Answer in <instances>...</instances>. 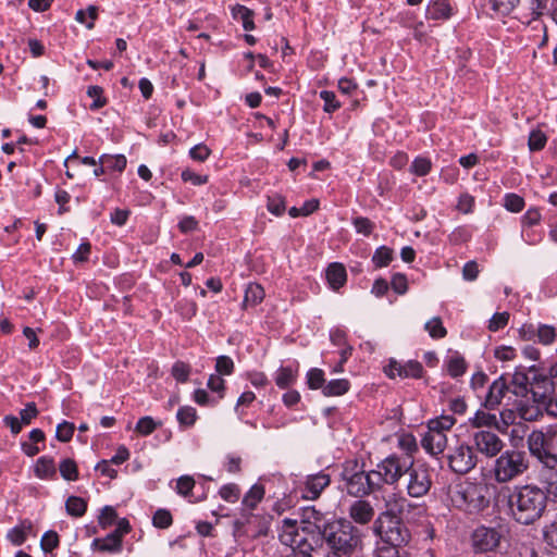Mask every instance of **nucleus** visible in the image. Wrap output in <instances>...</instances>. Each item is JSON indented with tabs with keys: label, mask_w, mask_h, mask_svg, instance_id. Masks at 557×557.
<instances>
[{
	"label": "nucleus",
	"mask_w": 557,
	"mask_h": 557,
	"mask_svg": "<svg viewBox=\"0 0 557 557\" xmlns=\"http://www.w3.org/2000/svg\"><path fill=\"white\" fill-rule=\"evenodd\" d=\"M342 490L355 497H363L379 491V478L367 472L357 460H347L341 472Z\"/></svg>",
	"instance_id": "39448f33"
},
{
	"label": "nucleus",
	"mask_w": 557,
	"mask_h": 557,
	"mask_svg": "<svg viewBox=\"0 0 557 557\" xmlns=\"http://www.w3.org/2000/svg\"><path fill=\"white\" fill-rule=\"evenodd\" d=\"M537 481L542 484L543 491L546 494V502L552 499L557 500V468L547 469L540 468L537 470Z\"/></svg>",
	"instance_id": "6ab92c4d"
},
{
	"label": "nucleus",
	"mask_w": 557,
	"mask_h": 557,
	"mask_svg": "<svg viewBox=\"0 0 557 557\" xmlns=\"http://www.w3.org/2000/svg\"><path fill=\"white\" fill-rule=\"evenodd\" d=\"M75 424L69 422L67 420H63L60 424L57 425L55 436L61 442H69L74 433Z\"/></svg>",
	"instance_id": "680f3d73"
},
{
	"label": "nucleus",
	"mask_w": 557,
	"mask_h": 557,
	"mask_svg": "<svg viewBox=\"0 0 557 557\" xmlns=\"http://www.w3.org/2000/svg\"><path fill=\"white\" fill-rule=\"evenodd\" d=\"M271 517L242 510L240 516L233 523V535L236 540L242 537L257 539L265 535L269 530Z\"/></svg>",
	"instance_id": "9d476101"
},
{
	"label": "nucleus",
	"mask_w": 557,
	"mask_h": 557,
	"mask_svg": "<svg viewBox=\"0 0 557 557\" xmlns=\"http://www.w3.org/2000/svg\"><path fill=\"white\" fill-rule=\"evenodd\" d=\"M173 523V518L168 509H158L152 517V524L158 529H168Z\"/></svg>",
	"instance_id": "3c124183"
},
{
	"label": "nucleus",
	"mask_w": 557,
	"mask_h": 557,
	"mask_svg": "<svg viewBox=\"0 0 557 557\" xmlns=\"http://www.w3.org/2000/svg\"><path fill=\"white\" fill-rule=\"evenodd\" d=\"M409 466H411V460L397 454H392L379 462L376 469L372 470V474L380 480L379 490L383 484L396 483L406 473Z\"/></svg>",
	"instance_id": "9b49d317"
},
{
	"label": "nucleus",
	"mask_w": 557,
	"mask_h": 557,
	"mask_svg": "<svg viewBox=\"0 0 557 557\" xmlns=\"http://www.w3.org/2000/svg\"><path fill=\"white\" fill-rule=\"evenodd\" d=\"M60 544L59 535L54 531H47L44 533L40 540L41 549L45 553H50L57 548Z\"/></svg>",
	"instance_id": "6e6d98bb"
},
{
	"label": "nucleus",
	"mask_w": 557,
	"mask_h": 557,
	"mask_svg": "<svg viewBox=\"0 0 557 557\" xmlns=\"http://www.w3.org/2000/svg\"><path fill=\"white\" fill-rule=\"evenodd\" d=\"M457 420H428L426 431L421 438V446L431 456L441 455L447 446L446 432Z\"/></svg>",
	"instance_id": "1a4fd4ad"
},
{
	"label": "nucleus",
	"mask_w": 557,
	"mask_h": 557,
	"mask_svg": "<svg viewBox=\"0 0 557 557\" xmlns=\"http://www.w3.org/2000/svg\"><path fill=\"white\" fill-rule=\"evenodd\" d=\"M116 519V511L112 506H104L98 518V523L102 529H106L114 523Z\"/></svg>",
	"instance_id": "69168bd1"
},
{
	"label": "nucleus",
	"mask_w": 557,
	"mask_h": 557,
	"mask_svg": "<svg viewBox=\"0 0 557 557\" xmlns=\"http://www.w3.org/2000/svg\"><path fill=\"white\" fill-rule=\"evenodd\" d=\"M99 163H104L108 172H123L126 168L127 160L124 154L103 153L99 157Z\"/></svg>",
	"instance_id": "c85d7f7f"
},
{
	"label": "nucleus",
	"mask_w": 557,
	"mask_h": 557,
	"mask_svg": "<svg viewBox=\"0 0 557 557\" xmlns=\"http://www.w3.org/2000/svg\"><path fill=\"white\" fill-rule=\"evenodd\" d=\"M350 518L359 524L369 523L374 517V509L367 500H356L349 508Z\"/></svg>",
	"instance_id": "aec40b11"
},
{
	"label": "nucleus",
	"mask_w": 557,
	"mask_h": 557,
	"mask_svg": "<svg viewBox=\"0 0 557 557\" xmlns=\"http://www.w3.org/2000/svg\"><path fill=\"white\" fill-rule=\"evenodd\" d=\"M423 367L417 360H409L403 363L401 372H399V377H412L419 379L422 376Z\"/></svg>",
	"instance_id": "c03bdc74"
},
{
	"label": "nucleus",
	"mask_w": 557,
	"mask_h": 557,
	"mask_svg": "<svg viewBox=\"0 0 557 557\" xmlns=\"http://www.w3.org/2000/svg\"><path fill=\"white\" fill-rule=\"evenodd\" d=\"M467 369L466 361L459 352L451 354L447 359V371L451 377L461 376Z\"/></svg>",
	"instance_id": "473e14b6"
},
{
	"label": "nucleus",
	"mask_w": 557,
	"mask_h": 557,
	"mask_svg": "<svg viewBox=\"0 0 557 557\" xmlns=\"http://www.w3.org/2000/svg\"><path fill=\"white\" fill-rule=\"evenodd\" d=\"M264 496V487L261 484H253L245 494L242 505L245 511L253 510Z\"/></svg>",
	"instance_id": "cd10ccee"
},
{
	"label": "nucleus",
	"mask_w": 557,
	"mask_h": 557,
	"mask_svg": "<svg viewBox=\"0 0 557 557\" xmlns=\"http://www.w3.org/2000/svg\"><path fill=\"white\" fill-rule=\"evenodd\" d=\"M98 16V10L95 5H89L87 10H78L75 20L78 23L85 24L88 29L94 28V23Z\"/></svg>",
	"instance_id": "37998d69"
},
{
	"label": "nucleus",
	"mask_w": 557,
	"mask_h": 557,
	"mask_svg": "<svg viewBox=\"0 0 557 557\" xmlns=\"http://www.w3.org/2000/svg\"><path fill=\"white\" fill-rule=\"evenodd\" d=\"M193 400L202 407H213L219 403L216 396H211L206 389L197 388L193 393Z\"/></svg>",
	"instance_id": "49530a36"
},
{
	"label": "nucleus",
	"mask_w": 557,
	"mask_h": 557,
	"mask_svg": "<svg viewBox=\"0 0 557 557\" xmlns=\"http://www.w3.org/2000/svg\"><path fill=\"white\" fill-rule=\"evenodd\" d=\"M473 443L478 451L488 458L497 456L504 447V443L498 435L487 430L476 431L473 434Z\"/></svg>",
	"instance_id": "f3484780"
},
{
	"label": "nucleus",
	"mask_w": 557,
	"mask_h": 557,
	"mask_svg": "<svg viewBox=\"0 0 557 557\" xmlns=\"http://www.w3.org/2000/svg\"><path fill=\"white\" fill-rule=\"evenodd\" d=\"M160 425V420H137L135 431L143 436H147Z\"/></svg>",
	"instance_id": "338daca9"
},
{
	"label": "nucleus",
	"mask_w": 557,
	"mask_h": 557,
	"mask_svg": "<svg viewBox=\"0 0 557 557\" xmlns=\"http://www.w3.org/2000/svg\"><path fill=\"white\" fill-rule=\"evenodd\" d=\"M298 377V366L280 367L274 375L275 384L278 388L285 389L294 385Z\"/></svg>",
	"instance_id": "b1692460"
},
{
	"label": "nucleus",
	"mask_w": 557,
	"mask_h": 557,
	"mask_svg": "<svg viewBox=\"0 0 557 557\" xmlns=\"http://www.w3.org/2000/svg\"><path fill=\"white\" fill-rule=\"evenodd\" d=\"M503 537L502 527L479 525L471 534V543L475 553L495 550Z\"/></svg>",
	"instance_id": "4468645a"
},
{
	"label": "nucleus",
	"mask_w": 557,
	"mask_h": 557,
	"mask_svg": "<svg viewBox=\"0 0 557 557\" xmlns=\"http://www.w3.org/2000/svg\"><path fill=\"white\" fill-rule=\"evenodd\" d=\"M196 486V482L191 475H182L176 480L175 491L178 495L187 498L189 503H198L206 499V494L194 497L193 490Z\"/></svg>",
	"instance_id": "5701e85b"
},
{
	"label": "nucleus",
	"mask_w": 557,
	"mask_h": 557,
	"mask_svg": "<svg viewBox=\"0 0 557 557\" xmlns=\"http://www.w3.org/2000/svg\"><path fill=\"white\" fill-rule=\"evenodd\" d=\"M397 445L406 453L409 460H412L413 454L418 451V443L411 433L403 432L397 434Z\"/></svg>",
	"instance_id": "2f4dec72"
},
{
	"label": "nucleus",
	"mask_w": 557,
	"mask_h": 557,
	"mask_svg": "<svg viewBox=\"0 0 557 557\" xmlns=\"http://www.w3.org/2000/svg\"><path fill=\"white\" fill-rule=\"evenodd\" d=\"M408 474L407 492L411 497L426 495L433 484V469L426 463L411 460V466L406 470Z\"/></svg>",
	"instance_id": "f8f14e48"
},
{
	"label": "nucleus",
	"mask_w": 557,
	"mask_h": 557,
	"mask_svg": "<svg viewBox=\"0 0 557 557\" xmlns=\"http://www.w3.org/2000/svg\"><path fill=\"white\" fill-rule=\"evenodd\" d=\"M87 502L78 496H70L65 502V510L72 517H82L86 513Z\"/></svg>",
	"instance_id": "f704fd0d"
},
{
	"label": "nucleus",
	"mask_w": 557,
	"mask_h": 557,
	"mask_svg": "<svg viewBox=\"0 0 557 557\" xmlns=\"http://www.w3.org/2000/svg\"><path fill=\"white\" fill-rule=\"evenodd\" d=\"M267 208L272 214H274L276 216L282 215L286 209L284 197L278 194L269 196Z\"/></svg>",
	"instance_id": "8fccbe9b"
},
{
	"label": "nucleus",
	"mask_w": 557,
	"mask_h": 557,
	"mask_svg": "<svg viewBox=\"0 0 557 557\" xmlns=\"http://www.w3.org/2000/svg\"><path fill=\"white\" fill-rule=\"evenodd\" d=\"M521 0H491L492 10L502 16L509 15L513 12Z\"/></svg>",
	"instance_id": "58836bf2"
},
{
	"label": "nucleus",
	"mask_w": 557,
	"mask_h": 557,
	"mask_svg": "<svg viewBox=\"0 0 557 557\" xmlns=\"http://www.w3.org/2000/svg\"><path fill=\"white\" fill-rule=\"evenodd\" d=\"M529 468L525 451L507 449L495 460L492 469L493 476L498 483H508L522 475Z\"/></svg>",
	"instance_id": "6e6552de"
},
{
	"label": "nucleus",
	"mask_w": 557,
	"mask_h": 557,
	"mask_svg": "<svg viewBox=\"0 0 557 557\" xmlns=\"http://www.w3.org/2000/svg\"><path fill=\"white\" fill-rule=\"evenodd\" d=\"M505 398L506 401L503 405L504 410L500 412V418H505V412H508L510 416H512L506 409V404L510 403L512 405L515 399L512 389L509 388L505 375L502 374L488 386L486 393L483 396L482 406L487 410H495L503 404V399Z\"/></svg>",
	"instance_id": "ddd939ff"
},
{
	"label": "nucleus",
	"mask_w": 557,
	"mask_h": 557,
	"mask_svg": "<svg viewBox=\"0 0 557 557\" xmlns=\"http://www.w3.org/2000/svg\"><path fill=\"white\" fill-rule=\"evenodd\" d=\"M426 18L446 21L453 15V7L448 0H432L426 5Z\"/></svg>",
	"instance_id": "412c9836"
},
{
	"label": "nucleus",
	"mask_w": 557,
	"mask_h": 557,
	"mask_svg": "<svg viewBox=\"0 0 557 557\" xmlns=\"http://www.w3.org/2000/svg\"><path fill=\"white\" fill-rule=\"evenodd\" d=\"M331 483V476L326 470L309 474L305 480L304 497L307 499H317L323 490Z\"/></svg>",
	"instance_id": "a211bd4d"
},
{
	"label": "nucleus",
	"mask_w": 557,
	"mask_h": 557,
	"mask_svg": "<svg viewBox=\"0 0 557 557\" xmlns=\"http://www.w3.org/2000/svg\"><path fill=\"white\" fill-rule=\"evenodd\" d=\"M519 337L525 342H537L550 346L557 338V329L545 323H524L519 330Z\"/></svg>",
	"instance_id": "dca6fc26"
},
{
	"label": "nucleus",
	"mask_w": 557,
	"mask_h": 557,
	"mask_svg": "<svg viewBox=\"0 0 557 557\" xmlns=\"http://www.w3.org/2000/svg\"><path fill=\"white\" fill-rule=\"evenodd\" d=\"M326 281L333 290L343 287L347 281V273L345 267L339 262L331 263L326 269Z\"/></svg>",
	"instance_id": "4be33fe9"
},
{
	"label": "nucleus",
	"mask_w": 557,
	"mask_h": 557,
	"mask_svg": "<svg viewBox=\"0 0 557 557\" xmlns=\"http://www.w3.org/2000/svg\"><path fill=\"white\" fill-rule=\"evenodd\" d=\"M87 96L92 98V102L89 107L92 111L103 108L108 102L107 98L103 97V88L97 85L87 88Z\"/></svg>",
	"instance_id": "ea45409f"
},
{
	"label": "nucleus",
	"mask_w": 557,
	"mask_h": 557,
	"mask_svg": "<svg viewBox=\"0 0 557 557\" xmlns=\"http://www.w3.org/2000/svg\"><path fill=\"white\" fill-rule=\"evenodd\" d=\"M512 405L506 409L519 418H539L547 414L557 418V400L553 397L554 387L549 376L540 364L518 366L511 376Z\"/></svg>",
	"instance_id": "f03ea898"
},
{
	"label": "nucleus",
	"mask_w": 557,
	"mask_h": 557,
	"mask_svg": "<svg viewBox=\"0 0 557 557\" xmlns=\"http://www.w3.org/2000/svg\"><path fill=\"white\" fill-rule=\"evenodd\" d=\"M394 258L393 249L387 246H380L372 256V262L376 268L387 267Z\"/></svg>",
	"instance_id": "c9c22d12"
},
{
	"label": "nucleus",
	"mask_w": 557,
	"mask_h": 557,
	"mask_svg": "<svg viewBox=\"0 0 557 557\" xmlns=\"http://www.w3.org/2000/svg\"><path fill=\"white\" fill-rule=\"evenodd\" d=\"M264 298V290L259 284H249L245 292L244 304L256 306Z\"/></svg>",
	"instance_id": "4c0bfd02"
},
{
	"label": "nucleus",
	"mask_w": 557,
	"mask_h": 557,
	"mask_svg": "<svg viewBox=\"0 0 557 557\" xmlns=\"http://www.w3.org/2000/svg\"><path fill=\"white\" fill-rule=\"evenodd\" d=\"M219 495L227 503H236L240 497V488L235 483L224 484L220 487Z\"/></svg>",
	"instance_id": "de8ad7c7"
},
{
	"label": "nucleus",
	"mask_w": 557,
	"mask_h": 557,
	"mask_svg": "<svg viewBox=\"0 0 557 557\" xmlns=\"http://www.w3.org/2000/svg\"><path fill=\"white\" fill-rule=\"evenodd\" d=\"M530 454L541 463L540 468H557V428L546 432L533 431L528 437Z\"/></svg>",
	"instance_id": "0eeeda50"
},
{
	"label": "nucleus",
	"mask_w": 557,
	"mask_h": 557,
	"mask_svg": "<svg viewBox=\"0 0 557 557\" xmlns=\"http://www.w3.org/2000/svg\"><path fill=\"white\" fill-rule=\"evenodd\" d=\"M33 530V523L30 520H23L21 521L17 525L13 527L12 529H10L7 533V539L8 541H10L13 545L15 546H20L22 545L28 534L32 532Z\"/></svg>",
	"instance_id": "a878e982"
},
{
	"label": "nucleus",
	"mask_w": 557,
	"mask_h": 557,
	"mask_svg": "<svg viewBox=\"0 0 557 557\" xmlns=\"http://www.w3.org/2000/svg\"><path fill=\"white\" fill-rule=\"evenodd\" d=\"M352 225L358 234H362L364 236L371 235L375 227L374 223L366 216L354 218Z\"/></svg>",
	"instance_id": "4d7b16f0"
},
{
	"label": "nucleus",
	"mask_w": 557,
	"mask_h": 557,
	"mask_svg": "<svg viewBox=\"0 0 557 557\" xmlns=\"http://www.w3.org/2000/svg\"><path fill=\"white\" fill-rule=\"evenodd\" d=\"M210 153H211V150L205 144H198V145L194 146L193 148H190V150H189V157L193 160L199 161V162L206 161L209 158Z\"/></svg>",
	"instance_id": "774afa93"
},
{
	"label": "nucleus",
	"mask_w": 557,
	"mask_h": 557,
	"mask_svg": "<svg viewBox=\"0 0 557 557\" xmlns=\"http://www.w3.org/2000/svg\"><path fill=\"white\" fill-rule=\"evenodd\" d=\"M233 18L242 22L245 30H252L255 28L253 11L245 5L236 4L232 8Z\"/></svg>",
	"instance_id": "c756f323"
},
{
	"label": "nucleus",
	"mask_w": 557,
	"mask_h": 557,
	"mask_svg": "<svg viewBox=\"0 0 557 557\" xmlns=\"http://www.w3.org/2000/svg\"><path fill=\"white\" fill-rule=\"evenodd\" d=\"M411 508H416V505L405 497L388 500L386 503V510L381 512L374 521V534L386 545L394 547L406 546L411 540V532L400 516Z\"/></svg>",
	"instance_id": "7ed1b4c3"
},
{
	"label": "nucleus",
	"mask_w": 557,
	"mask_h": 557,
	"mask_svg": "<svg viewBox=\"0 0 557 557\" xmlns=\"http://www.w3.org/2000/svg\"><path fill=\"white\" fill-rule=\"evenodd\" d=\"M472 237V232L467 226L456 227L449 235V242L454 245H460L467 243Z\"/></svg>",
	"instance_id": "13d9d810"
},
{
	"label": "nucleus",
	"mask_w": 557,
	"mask_h": 557,
	"mask_svg": "<svg viewBox=\"0 0 557 557\" xmlns=\"http://www.w3.org/2000/svg\"><path fill=\"white\" fill-rule=\"evenodd\" d=\"M451 500L458 509L469 515H479L490 507V487L481 482L461 483L457 485Z\"/></svg>",
	"instance_id": "423d86ee"
},
{
	"label": "nucleus",
	"mask_w": 557,
	"mask_h": 557,
	"mask_svg": "<svg viewBox=\"0 0 557 557\" xmlns=\"http://www.w3.org/2000/svg\"><path fill=\"white\" fill-rule=\"evenodd\" d=\"M306 384L310 389H321L323 393L326 384L324 371L319 368L309 369L306 373Z\"/></svg>",
	"instance_id": "72a5a7b5"
},
{
	"label": "nucleus",
	"mask_w": 557,
	"mask_h": 557,
	"mask_svg": "<svg viewBox=\"0 0 557 557\" xmlns=\"http://www.w3.org/2000/svg\"><path fill=\"white\" fill-rule=\"evenodd\" d=\"M320 98L324 101L323 110L333 113L341 108V102L336 99V95L331 90L320 91Z\"/></svg>",
	"instance_id": "864d4df0"
},
{
	"label": "nucleus",
	"mask_w": 557,
	"mask_h": 557,
	"mask_svg": "<svg viewBox=\"0 0 557 557\" xmlns=\"http://www.w3.org/2000/svg\"><path fill=\"white\" fill-rule=\"evenodd\" d=\"M432 169V162L429 158L418 156L410 165V172L417 176H425Z\"/></svg>",
	"instance_id": "79ce46f5"
},
{
	"label": "nucleus",
	"mask_w": 557,
	"mask_h": 557,
	"mask_svg": "<svg viewBox=\"0 0 557 557\" xmlns=\"http://www.w3.org/2000/svg\"><path fill=\"white\" fill-rule=\"evenodd\" d=\"M508 493V505L513 519L521 524L539 520L546 509V494L535 484L503 488Z\"/></svg>",
	"instance_id": "20e7f679"
},
{
	"label": "nucleus",
	"mask_w": 557,
	"mask_h": 557,
	"mask_svg": "<svg viewBox=\"0 0 557 557\" xmlns=\"http://www.w3.org/2000/svg\"><path fill=\"white\" fill-rule=\"evenodd\" d=\"M509 317L507 311L494 313L488 321V330L491 332H497L504 329L509 322Z\"/></svg>",
	"instance_id": "e2e57ef3"
},
{
	"label": "nucleus",
	"mask_w": 557,
	"mask_h": 557,
	"mask_svg": "<svg viewBox=\"0 0 557 557\" xmlns=\"http://www.w3.org/2000/svg\"><path fill=\"white\" fill-rule=\"evenodd\" d=\"M35 475L41 480H52L57 478V469L52 458L41 456L35 466Z\"/></svg>",
	"instance_id": "bb28decb"
},
{
	"label": "nucleus",
	"mask_w": 557,
	"mask_h": 557,
	"mask_svg": "<svg viewBox=\"0 0 557 557\" xmlns=\"http://www.w3.org/2000/svg\"><path fill=\"white\" fill-rule=\"evenodd\" d=\"M546 141H547V137L542 131H540V129L532 131L529 135V140H528L529 149L531 151H540L545 147Z\"/></svg>",
	"instance_id": "5fc2aeb1"
},
{
	"label": "nucleus",
	"mask_w": 557,
	"mask_h": 557,
	"mask_svg": "<svg viewBox=\"0 0 557 557\" xmlns=\"http://www.w3.org/2000/svg\"><path fill=\"white\" fill-rule=\"evenodd\" d=\"M447 461L453 472L467 474L476 466L478 457L471 446L459 444L449 451Z\"/></svg>",
	"instance_id": "2eb2a0df"
},
{
	"label": "nucleus",
	"mask_w": 557,
	"mask_h": 557,
	"mask_svg": "<svg viewBox=\"0 0 557 557\" xmlns=\"http://www.w3.org/2000/svg\"><path fill=\"white\" fill-rule=\"evenodd\" d=\"M175 310L184 318L191 319L197 313V305L193 300L182 299L176 302Z\"/></svg>",
	"instance_id": "603ef678"
},
{
	"label": "nucleus",
	"mask_w": 557,
	"mask_h": 557,
	"mask_svg": "<svg viewBox=\"0 0 557 557\" xmlns=\"http://www.w3.org/2000/svg\"><path fill=\"white\" fill-rule=\"evenodd\" d=\"M424 329L428 331L432 338L436 339L443 338L447 334V331L438 317H434L431 320H429L425 323Z\"/></svg>",
	"instance_id": "a18cd8bd"
},
{
	"label": "nucleus",
	"mask_w": 557,
	"mask_h": 557,
	"mask_svg": "<svg viewBox=\"0 0 557 557\" xmlns=\"http://www.w3.org/2000/svg\"><path fill=\"white\" fill-rule=\"evenodd\" d=\"M91 546L101 552L119 553L122 549V539L111 532L102 539L96 537L92 541Z\"/></svg>",
	"instance_id": "393cba45"
},
{
	"label": "nucleus",
	"mask_w": 557,
	"mask_h": 557,
	"mask_svg": "<svg viewBox=\"0 0 557 557\" xmlns=\"http://www.w3.org/2000/svg\"><path fill=\"white\" fill-rule=\"evenodd\" d=\"M181 178L185 183H190L194 186L205 185L209 181L208 175H200L194 172L191 169H185L181 173Z\"/></svg>",
	"instance_id": "bf43d9fd"
},
{
	"label": "nucleus",
	"mask_w": 557,
	"mask_h": 557,
	"mask_svg": "<svg viewBox=\"0 0 557 557\" xmlns=\"http://www.w3.org/2000/svg\"><path fill=\"white\" fill-rule=\"evenodd\" d=\"M505 208L510 212H520L524 208V200L517 194H507L504 198Z\"/></svg>",
	"instance_id": "0e129e2a"
},
{
	"label": "nucleus",
	"mask_w": 557,
	"mask_h": 557,
	"mask_svg": "<svg viewBox=\"0 0 557 557\" xmlns=\"http://www.w3.org/2000/svg\"><path fill=\"white\" fill-rule=\"evenodd\" d=\"M208 388L216 394V398L222 399L225 391V381L222 375L211 374L207 382Z\"/></svg>",
	"instance_id": "052dcab7"
},
{
	"label": "nucleus",
	"mask_w": 557,
	"mask_h": 557,
	"mask_svg": "<svg viewBox=\"0 0 557 557\" xmlns=\"http://www.w3.org/2000/svg\"><path fill=\"white\" fill-rule=\"evenodd\" d=\"M191 373V367L184 361H175L171 369V374L177 383H186Z\"/></svg>",
	"instance_id": "a19ab883"
},
{
	"label": "nucleus",
	"mask_w": 557,
	"mask_h": 557,
	"mask_svg": "<svg viewBox=\"0 0 557 557\" xmlns=\"http://www.w3.org/2000/svg\"><path fill=\"white\" fill-rule=\"evenodd\" d=\"M61 476L66 481L78 480V468L76 462L71 458L62 459L59 465Z\"/></svg>",
	"instance_id": "e433bc0d"
},
{
	"label": "nucleus",
	"mask_w": 557,
	"mask_h": 557,
	"mask_svg": "<svg viewBox=\"0 0 557 557\" xmlns=\"http://www.w3.org/2000/svg\"><path fill=\"white\" fill-rule=\"evenodd\" d=\"M235 370L234 361L226 355H221L215 360V371L219 375H231Z\"/></svg>",
	"instance_id": "09e8293b"
},
{
	"label": "nucleus",
	"mask_w": 557,
	"mask_h": 557,
	"mask_svg": "<svg viewBox=\"0 0 557 557\" xmlns=\"http://www.w3.org/2000/svg\"><path fill=\"white\" fill-rule=\"evenodd\" d=\"M350 388V382L347 379H336L327 382L323 388V395L326 397L342 396Z\"/></svg>",
	"instance_id": "7c9ffc66"
},
{
	"label": "nucleus",
	"mask_w": 557,
	"mask_h": 557,
	"mask_svg": "<svg viewBox=\"0 0 557 557\" xmlns=\"http://www.w3.org/2000/svg\"><path fill=\"white\" fill-rule=\"evenodd\" d=\"M307 521L285 518L280 530V541L289 546L287 557H313L319 537L324 542V557H352L361 546V532L346 519L324 521L322 513L314 508L306 511Z\"/></svg>",
	"instance_id": "f257e3e1"
}]
</instances>
